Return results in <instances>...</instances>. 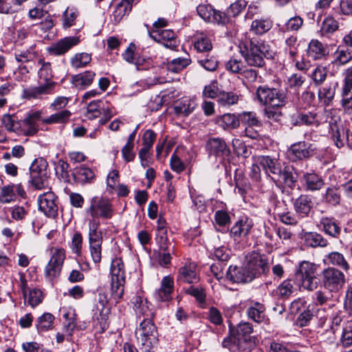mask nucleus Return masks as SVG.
Segmentation results:
<instances>
[{
  "label": "nucleus",
  "mask_w": 352,
  "mask_h": 352,
  "mask_svg": "<svg viewBox=\"0 0 352 352\" xmlns=\"http://www.w3.org/2000/svg\"><path fill=\"white\" fill-rule=\"evenodd\" d=\"M190 63L191 60L188 56L177 58L167 63L166 69L169 72L177 74L188 66Z\"/></svg>",
  "instance_id": "4c0bfd02"
},
{
  "label": "nucleus",
  "mask_w": 352,
  "mask_h": 352,
  "mask_svg": "<svg viewBox=\"0 0 352 352\" xmlns=\"http://www.w3.org/2000/svg\"><path fill=\"white\" fill-rule=\"evenodd\" d=\"M125 280L111 279V296L115 300L120 299L124 294V284Z\"/></svg>",
  "instance_id": "e2e57ef3"
},
{
  "label": "nucleus",
  "mask_w": 352,
  "mask_h": 352,
  "mask_svg": "<svg viewBox=\"0 0 352 352\" xmlns=\"http://www.w3.org/2000/svg\"><path fill=\"white\" fill-rule=\"evenodd\" d=\"M151 37L166 48L175 50L179 45L175 33L171 30H153Z\"/></svg>",
  "instance_id": "ddd939ff"
},
{
  "label": "nucleus",
  "mask_w": 352,
  "mask_h": 352,
  "mask_svg": "<svg viewBox=\"0 0 352 352\" xmlns=\"http://www.w3.org/2000/svg\"><path fill=\"white\" fill-rule=\"evenodd\" d=\"M56 197L51 191L44 192L38 199V208L47 217L54 218L58 213V206L56 204Z\"/></svg>",
  "instance_id": "f8f14e48"
},
{
  "label": "nucleus",
  "mask_w": 352,
  "mask_h": 352,
  "mask_svg": "<svg viewBox=\"0 0 352 352\" xmlns=\"http://www.w3.org/2000/svg\"><path fill=\"white\" fill-rule=\"evenodd\" d=\"M197 12L201 19L210 23L224 24L228 21L225 13L214 10L210 5H199Z\"/></svg>",
  "instance_id": "9b49d317"
},
{
  "label": "nucleus",
  "mask_w": 352,
  "mask_h": 352,
  "mask_svg": "<svg viewBox=\"0 0 352 352\" xmlns=\"http://www.w3.org/2000/svg\"><path fill=\"white\" fill-rule=\"evenodd\" d=\"M294 125H313L318 126L320 122V116L316 111H309L307 113H301L292 118Z\"/></svg>",
  "instance_id": "5701e85b"
},
{
  "label": "nucleus",
  "mask_w": 352,
  "mask_h": 352,
  "mask_svg": "<svg viewBox=\"0 0 352 352\" xmlns=\"http://www.w3.org/2000/svg\"><path fill=\"white\" fill-rule=\"evenodd\" d=\"M325 202L332 206L338 205L340 202L341 196L339 189L336 187H329L326 190L323 196Z\"/></svg>",
  "instance_id": "603ef678"
},
{
  "label": "nucleus",
  "mask_w": 352,
  "mask_h": 352,
  "mask_svg": "<svg viewBox=\"0 0 352 352\" xmlns=\"http://www.w3.org/2000/svg\"><path fill=\"white\" fill-rule=\"evenodd\" d=\"M15 199L14 185L4 186L0 190V203L8 204Z\"/></svg>",
  "instance_id": "13d9d810"
},
{
  "label": "nucleus",
  "mask_w": 352,
  "mask_h": 352,
  "mask_svg": "<svg viewBox=\"0 0 352 352\" xmlns=\"http://www.w3.org/2000/svg\"><path fill=\"white\" fill-rule=\"evenodd\" d=\"M157 336L156 327L152 320L148 318L144 319L136 330L138 340L148 351L157 344L158 341Z\"/></svg>",
  "instance_id": "423d86ee"
},
{
  "label": "nucleus",
  "mask_w": 352,
  "mask_h": 352,
  "mask_svg": "<svg viewBox=\"0 0 352 352\" xmlns=\"http://www.w3.org/2000/svg\"><path fill=\"white\" fill-rule=\"evenodd\" d=\"M310 77L316 85H320L326 79L327 70L324 67L318 66L311 72Z\"/></svg>",
  "instance_id": "338daca9"
},
{
  "label": "nucleus",
  "mask_w": 352,
  "mask_h": 352,
  "mask_svg": "<svg viewBox=\"0 0 352 352\" xmlns=\"http://www.w3.org/2000/svg\"><path fill=\"white\" fill-rule=\"evenodd\" d=\"M195 48L201 52H208L212 50V45L210 40L204 35L197 38L194 44Z\"/></svg>",
  "instance_id": "0e129e2a"
},
{
  "label": "nucleus",
  "mask_w": 352,
  "mask_h": 352,
  "mask_svg": "<svg viewBox=\"0 0 352 352\" xmlns=\"http://www.w3.org/2000/svg\"><path fill=\"white\" fill-rule=\"evenodd\" d=\"M302 239L305 243L311 248H325L329 242L322 234L316 232H307L303 234Z\"/></svg>",
  "instance_id": "bb28decb"
},
{
  "label": "nucleus",
  "mask_w": 352,
  "mask_h": 352,
  "mask_svg": "<svg viewBox=\"0 0 352 352\" xmlns=\"http://www.w3.org/2000/svg\"><path fill=\"white\" fill-rule=\"evenodd\" d=\"M79 43L80 38L78 36H67L52 43L47 47V50L51 55L60 56L67 53Z\"/></svg>",
  "instance_id": "4468645a"
},
{
  "label": "nucleus",
  "mask_w": 352,
  "mask_h": 352,
  "mask_svg": "<svg viewBox=\"0 0 352 352\" xmlns=\"http://www.w3.org/2000/svg\"><path fill=\"white\" fill-rule=\"evenodd\" d=\"M329 264L331 265V267H336L342 270L344 272H347L351 267L345 258L344 256L339 252H331L329 253L326 256Z\"/></svg>",
  "instance_id": "cd10ccee"
},
{
  "label": "nucleus",
  "mask_w": 352,
  "mask_h": 352,
  "mask_svg": "<svg viewBox=\"0 0 352 352\" xmlns=\"http://www.w3.org/2000/svg\"><path fill=\"white\" fill-rule=\"evenodd\" d=\"M294 291L293 280L287 279L284 280L277 288V294L281 298H288Z\"/></svg>",
  "instance_id": "6e6d98bb"
},
{
  "label": "nucleus",
  "mask_w": 352,
  "mask_h": 352,
  "mask_svg": "<svg viewBox=\"0 0 352 352\" xmlns=\"http://www.w3.org/2000/svg\"><path fill=\"white\" fill-rule=\"evenodd\" d=\"M91 60V54L85 52L77 53L70 60L71 65L74 69L85 67Z\"/></svg>",
  "instance_id": "de8ad7c7"
},
{
  "label": "nucleus",
  "mask_w": 352,
  "mask_h": 352,
  "mask_svg": "<svg viewBox=\"0 0 352 352\" xmlns=\"http://www.w3.org/2000/svg\"><path fill=\"white\" fill-rule=\"evenodd\" d=\"M317 266L314 263L303 261L299 263L295 272V282L316 275Z\"/></svg>",
  "instance_id": "4be33fe9"
},
{
  "label": "nucleus",
  "mask_w": 352,
  "mask_h": 352,
  "mask_svg": "<svg viewBox=\"0 0 352 352\" xmlns=\"http://www.w3.org/2000/svg\"><path fill=\"white\" fill-rule=\"evenodd\" d=\"M70 315L71 314L69 312L65 313L63 315V317L67 320L63 327V331L64 333H65L67 340H69V338L72 337L73 331L76 326L75 314H72V317H69Z\"/></svg>",
  "instance_id": "bf43d9fd"
},
{
  "label": "nucleus",
  "mask_w": 352,
  "mask_h": 352,
  "mask_svg": "<svg viewBox=\"0 0 352 352\" xmlns=\"http://www.w3.org/2000/svg\"><path fill=\"white\" fill-rule=\"evenodd\" d=\"M98 302L99 305H97V309L100 311V318H98L97 320L99 321L100 327L104 330L108 327L107 315L109 312V309H107L105 313H103L108 302L107 297L104 293L100 292L98 294Z\"/></svg>",
  "instance_id": "72a5a7b5"
},
{
  "label": "nucleus",
  "mask_w": 352,
  "mask_h": 352,
  "mask_svg": "<svg viewBox=\"0 0 352 352\" xmlns=\"http://www.w3.org/2000/svg\"><path fill=\"white\" fill-rule=\"evenodd\" d=\"M320 222L322 226V230L327 234L336 239L339 236L341 233V227L337 221L333 218L322 217Z\"/></svg>",
  "instance_id": "c85d7f7f"
},
{
  "label": "nucleus",
  "mask_w": 352,
  "mask_h": 352,
  "mask_svg": "<svg viewBox=\"0 0 352 352\" xmlns=\"http://www.w3.org/2000/svg\"><path fill=\"white\" fill-rule=\"evenodd\" d=\"M296 283L300 288L309 292L316 290L318 287V282L316 275L300 280L296 282Z\"/></svg>",
  "instance_id": "052dcab7"
},
{
  "label": "nucleus",
  "mask_w": 352,
  "mask_h": 352,
  "mask_svg": "<svg viewBox=\"0 0 352 352\" xmlns=\"http://www.w3.org/2000/svg\"><path fill=\"white\" fill-rule=\"evenodd\" d=\"M309 53L315 59H319L325 56L326 50L320 42L317 40H313L309 45Z\"/></svg>",
  "instance_id": "5fc2aeb1"
},
{
  "label": "nucleus",
  "mask_w": 352,
  "mask_h": 352,
  "mask_svg": "<svg viewBox=\"0 0 352 352\" xmlns=\"http://www.w3.org/2000/svg\"><path fill=\"white\" fill-rule=\"evenodd\" d=\"M133 2L134 0H121L118 3L112 14V21L114 24L119 23L122 18L131 11Z\"/></svg>",
  "instance_id": "393cba45"
},
{
  "label": "nucleus",
  "mask_w": 352,
  "mask_h": 352,
  "mask_svg": "<svg viewBox=\"0 0 352 352\" xmlns=\"http://www.w3.org/2000/svg\"><path fill=\"white\" fill-rule=\"evenodd\" d=\"M238 96L233 92L222 91L219 93L217 102L222 107H230L238 102Z\"/></svg>",
  "instance_id": "3c124183"
},
{
  "label": "nucleus",
  "mask_w": 352,
  "mask_h": 352,
  "mask_svg": "<svg viewBox=\"0 0 352 352\" xmlns=\"http://www.w3.org/2000/svg\"><path fill=\"white\" fill-rule=\"evenodd\" d=\"M55 318L50 313H44L36 321V327L38 331H45L51 329Z\"/></svg>",
  "instance_id": "a19ab883"
},
{
  "label": "nucleus",
  "mask_w": 352,
  "mask_h": 352,
  "mask_svg": "<svg viewBox=\"0 0 352 352\" xmlns=\"http://www.w3.org/2000/svg\"><path fill=\"white\" fill-rule=\"evenodd\" d=\"M243 67L244 65L241 60L235 57L230 58L226 64V69L232 74H241Z\"/></svg>",
  "instance_id": "69168bd1"
},
{
  "label": "nucleus",
  "mask_w": 352,
  "mask_h": 352,
  "mask_svg": "<svg viewBox=\"0 0 352 352\" xmlns=\"http://www.w3.org/2000/svg\"><path fill=\"white\" fill-rule=\"evenodd\" d=\"M324 289L330 293L340 292L345 285L346 276L342 271L335 267L324 268L320 274Z\"/></svg>",
  "instance_id": "20e7f679"
},
{
  "label": "nucleus",
  "mask_w": 352,
  "mask_h": 352,
  "mask_svg": "<svg viewBox=\"0 0 352 352\" xmlns=\"http://www.w3.org/2000/svg\"><path fill=\"white\" fill-rule=\"evenodd\" d=\"M264 306L258 302H256L254 306L249 307L247 310L248 317L256 322H261L265 318Z\"/></svg>",
  "instance_id": "49530a36"
},
{
  "label": "nucleus",
  "mask_w": 352,
  "mask_h": 352,
  "mask_svg": "<svg viewBox=\"0 0 352 352\" xmlns=\"http://www.w3.org/2000/svg\"><path fill=\"white\" fill-rule=\"evenodd\" d=\"M339 28V23L336 19L331 16H327L322 21L320 33L322 35L331 34L334 33Z\"/></svg>",
  "instance_id": "a18cd8bd"
},
{
  "label": "nucleus",
  "mask_w": 352,
  "mask_h": 352,
  "mask_svg": "<svg viewBox=\"0 0 352 352\" xmlns=\"http://www.w3.org/2000/svg\"><path fill=\"white\" fill-rule=\"evenodd\" d=\"M246 266L253 275V279L269 271V263L265 256L256 252L250 255Z\"/></svg>",
  "instance_id": "9d476101"
},
{
  "label": "nucleus",
  "mask_w": 352,
  "mask_h": 352,
  "mask_svg": "<svg viewBox=\"0 0 352 352\" xmlns=\"http://www.w3.org/2000/svg\"><path fill=\"white\" fill-rule=\"evenodd\" d=\"M218 124L226 129H236L239 126V116L232 113H225L218 119Z\"/></svg>",
  "instance_id": "ea45409f"
},
{
  "label": "nucleus",
  "mask_w": 352,
  "mask_h": 352,
  "mask_svg": "<svg viewBox=\"0 0 352 352\" xmlns=\"http://www.w3.org/2000/svg\"><path fill=\"white\" fill-rule=\"evenodd\" d=\"M96 76L95 72L86 71L72 77V83L78 89H85L91 85Z\"/></svg>",
  "instance_id": "b1692460"
},
{
  "label": "nucleus",
  "mask_w": 352,
  "mask_h": 352,
  "mask_svg": "<svg viewBox=\"0 0 352 352\" xmlns=\"http://www.w3.org/2000/svg\"><path fill=\"white\" fill-rule=\"evenodd\" d=\"M41 113L38 111L29 113L21 122L19 135L33 136L38 131V121L41 119Z\"/></svg>",
  "instance_id": "dca6fc26"
},
{
  "label": "nucleus",
  "mask_w": 352,
  "mask_h": 352,
  "mask_svg": "<svg viewBox=\"0 0 352 352\" xmlns=\"http://www.w3.org/2000/svg\"><path fill=\"white\" fill-rule=\"evenodd\" d=\"M71 116V112L68 110H63L56 113L51 115L48 118L43 120L47 124L63 123L66 122Z\"/></svg>",
  "instance_id": "4d7b16f0"
},
{
  "label": "nucleus",
  "mask_w": 352,
  "mask_h": 352,
  "mask_svg": "<svg viewBox=\"0 0 352 352\" xmlns=\"http://www.w3.org/2000/svg\"><path fill=\"white\" fill-rule=\"evenodd\" d=\"M52 256L45 267L44 275L50 281L59 276L65 259V251L63 248H52Z\"/></svg>",
  "instance_id": "6e6552de"
},
{
  "label": "nucleus",
  "mask_w": 352,
  "mask_h": 352,
  "mask_svg": "<svg viewBox=\"0 0 352 352\" xmlns=\"http://www.w3.org/2000/svg\"><path fill=\"white\" fill-rule=\"evenodd\" d=\"M173 290V278L165 276L162 280L161 287L155 293V298L160 301H168L171 298Z\"/></svg>",
  "instance_id": "a878e982"
},
{
  "label": "nucleus",
  "mask_w": 352,
  "mask_h": 352,
  "mask_svg": "<svg viewBox=\"0 0 352 352\" xmlns=\"http://www.w3.org/2000/svg\"><path fill=\"white\" fill-rule=\"evenodd\" d=\"M256 94L258 102L267 106L264 110L265 117L276 122L280 121L283 113L278 109L285 106L288 102L287 91L267 86H259Z\"/></svg>",
  "instance_id": "f257e3e1"
},
{
  "label": "nucleus",
  "mask_w": 352,
  "mask_h": 352,
  "mask_svg": "<svg viewBox=\"0 0 352 352\" xmlns=\"http://www.w3.org/2000/svg\"><path fill=\"white\" fill-rule=\"evenodd\" d=\"M302 182L305 190L308 191L319 190L324 184L322 177L315 173L304 174Z\"/></svg>",
  "instance_id": "aec40b11"
},
{
  "label": "nucleus",
  "mask_w": 352,
  "mask_h": 352,
  "mask_svg": "<svg viewBox=\"0 0 352 352\" xmlns=\"http://www.w3.org/2000/svg\"><path fill=\"white\" fill-rule=\"evenodd\" d=\"M206 150L209 155L223 160L230 154V149L225 141L219 138H211L206 142Z\"/></svg>",
  "instance_id": "2eb2a0df"
},
{
  "label": "nucleus",
  "mask_w": 352,
  "mask_h": 352,
  "mask_svg": "<svg viewBox=\"0 0 352 352\" xmlns=\"http://www.w3.org/2000/svg\"><path fill=\"white\" fill-rule=\"evenodd\" d=\"M257 163L278 187L294 188L297 178L293 174L292 167L283 166L276 159L270 156L259 157Z\"/></svg>",
  "instance_id": "f03ea898"
},
{
  "label": "nucleus",
  "mask_w": 352,
  "mask_h": 352,
  "mask_svg": "<svg viewBox=\"0 0 352 352\" xmlns=\"http://www.w3.org/2000/svg\"><path fill=\"white\" fill-rule=\"evenodd\" d=\"M316 147L314 144L298 142L293 144L287 151V155L291 160L308 159L316 154Z\"/></svg>",
  "instance_id": "1a4fd4ad"
},
{
  "label": "nucleus",
  "mask_w": 352,
  "mask_h": 352,
  "mask_svg": "<svg viewBox=\"0 0 352 352\" xmlns=\"http://www.w3.org/2000/svg\"><path fill=\"white\" fill-rule=\"evenodd\" d=\"M296 212L302 216H307L312 208L311 199L305 195H301L294 204Z\"/></svg>",
  "instance_id": "473e14b6"
},
{
  "label": "nucleus",
  "mask_w": 352,
  "mask_h": 352,
  "mask_svg": "<svg viewBox=\"0 0 352 352\" xmlns=\"http://www.w3.org/2000/svg\"><path fill=\"white\" fill-rule=\"evenodd\" d=\"M196 106L195 100L184 97L175 104L174 110L177 114L187 116L193 111Z\"/></svg>",
  "instance_id": "c756f323"
},
{
  "label": "nucleus",
  "mask_w": 352,
  "mask_h": 352,
  "mask_svg": "<svg viewBox=\"0 0 352 352\" xmlns=\"http://www.w3.org/2000/svg\"><path fill=\"white\" fill-rule=\"evenodd\" d=\"M240 52L246 63L261 68L265 65V58L271 56L270 46L257 38H246L239 45Z\"/></svg>",
  "instance_id": "7ed1b4c3"
},
{
  "label": "nucleus",
  "mask_w": 352,
  "mask_h": 352,
  "mask_svg": "<svg viewBox=\"0 0 352 352\" xmlns=\"http://www.w3.org/2000/svg\"><path fill=\"white\" fill-rule=\"evenodd\" d=\"M21 120L15 114H6L2 118V124L8 132L19 135Z\"/></svg>",
  "instance_id": "c9c22d12"
},
{
  "label": "nucleus",
  "mask_w": 352,
  "mask_h": 352,
  "mask_svg": "<svg viewBox=\"0 0 352 352\" xmlns=\"http://www.w3.org/2000/svg\"><path fill=\"white\" fill-rule=\"evenodd\" d=\"M56 82L53 80H44L37 87L28 89L24 91V96L28 99L42 98L43 96L52 94L55 88Z\"/></svg>",
  "instance_id": "a211bd4d"
},
{
  "label": "nucleus",
  "mask_w": 352,
  "mask_h": 352,
  "mask_svg": "<svg viewBox=\"0 0 352 352\" xmlns=\"http://www.w3.org/2000/svg\"><path fill=\"white\" fill-rule=\"evenodd\" d=\"M69 165L67 162L61 159L58 160L55 166L56 173L60 179L68 181L69 178Z\"/></svg>",
  "instance_id": "680f3d73"
},
{
  "label": "nucleus",
  "mask_w": 352,
  "mask_h": 352,
  "mask_svg": "<svg viewBox=\"0 0 352 352\" xmlns=\"http://www.w3.org/2000/svg\"><path fill=\"white\" fill-rule=\"evenodd\" d=\"M352 59V52L349 50L338 49L334 54L333 63L336 65H343L348 63Z\"/></svg>",
  "instance_id": "864d4df0"
},
{
  "label": "nucleus",
  "mask_w": 352,
  "mask_h": 352,
  "mask_svg": "<svg viewBox=\"0 0 352 352\" xmlns=\"http://www.w3.org/2000/svg\"><path fill=\"white\" fill-rule=\"evenodd\" d=\"M226 278L232 283H248L253 280V275L246 265L243 267L230 266L227 271Z\"/></svg>",
  "instance_id": "f3484780"
},
{
  "label": "nucleus",
  "mask_w": 352,
  "mask_h": 352,
  "mask_svg": "<svg viewBox=\"0 0 352 352\" xmlns=\"http://www.w3.org/2000/svg\"><path fill=\"white\" fill-rule=\"evenodd\" d=\"M89 228V243L102 241V232L98 230L100 226V221L87 220Z\"/></svg>",
  "instance_id": "58836bf2"
},
{
  "label": "nucleus",
  "mask_w": 352,
  "mask_h": 352,
  "mask_svg": "<svg viewBox=\"0 0 352 352\" xmlns=\"http://www.w3.org/2000/svg\"><path fill=\"white\" fill-rule=\"evenodd\" d=\"M89 243V250L93 261L95 263H99L101 261V250L102 241L91 242Z\"/></svg>",
  "instance_id": "774afa93"
},
{
  "label": "nucleus",
  "mask_w": 352,
  "mask_h": 352,
  "mask_svg": "<svg viewBox=\"0 0 352 352\" xmlns=\"http://www.w3.org/2000/svg\"><path fill=\"white\" fill-rule=\"evenodd\" d=\"M273 23L268 19H254L251 25L250 30L255 34L262 35L268 32L272 28Z\"/></svg>",
  "instance_id": "e433bc0d"
},
{
  "label": "nucleus",
  "mask_w": 352,
  "mask_h": 352,
  "mask_svg": "<svg viewBox=\"0 0 352 352\" xmlns=\"http://www.w3.org/2000/svg\"><path fill=\"white\" fill-rule=\"evenodd\" d=\"M239 124L241 123L248 126H258L261 125L256 113L244 111L239 115Z\"/></svg>",
  "instance_id": "09e8293b"
},
{
  "label": "nucleus",
  "mask_w": 352,
  "mask_h": 352,
  "mask_svg": "<svg viewBox=\"0 0 352 352\" xmlns=\"http://www.w3.org/2000/svg\"><path fill=\"white\" fill-rule=\"evenodd\" d=\"M24 298L25 302H27L29 305L34 308L42 302L44 296L43 292L40 289L35 287L30 289L27 292L26 297Z\"/></svg>",
  "instance_id": "c03bdc74"
},
{
  "label": "nucleus",
  "mask_w": 352,
  "mask_h": 352,
  "mask_svg": "<svg viewBox=\"0 0 352 352\" xmlns=\"http://www.w3.org/2000/svg\"><path fill=\"white\" fill-rule=\"evenodd\" d=\"M336 85L337 83L327 85L319 89L318 98L325 105L329 104L333 99Z\"/></svg>",
  "instance_id": "79ce46f5"
},
{
  "label": "nucleus",
  "mask_w": 352,
  "mask_h": 352,
  "mask_svg": "<svg viewBox=\"0 0 352 352\" xmlns=\"http://www.w3.org/2000/svg\"><path fill=\"white\" fill-rule=\"evenodd\" d=\"M329 129L331 138L335 142L338 148H342L344 143V127L337 123L336 120L331 119L329 121Z\"/></svg>",
  "instance_id": "7c9ffc66"
},
{
  "label": "nucleus",
  "mask_w": 352,
  "mask_h": 352,
  "mask_svg": "<svg viewBox=\"0 0 352 352\" xmlns=\"http://www.w3.org/2000/svg\"><path fill=\"white\" fill-rule=\"evenodd\" d=\"M231 333L233 331L230 329ZM222 346L224 348L228 349L231 352H236L237 351H247V342L245 340H237L235 334H232L230 336L226 338L223 342Z\"/></svg>",
  "instance_id": "2f4dec72"
},
{
  "label": "nucleus",
  "mask_w": 352,
  "mask_h": 352,
  "mask_svg": "<svg viewBox=\"0 0 352 352\" xmlns=\"http://www.w3.org/2000/svg\"><path fill=\"white\" fill-rule=\"evenodd\" d=\"M253 328L252 326L249 322H241L238 324L235 336H236L237 340L243 339L245 340L247 342V350H250L251 346V341L250 338V335L252 333Z\"/></svg>",
  "instance_id": "f704fd0d"
},
{
  "label": "nucleus",
  "mask_w": 352,
  "mask_h": 352,
  "mask_svg": "<svg viewBox=\"0 0 352 352\" xmlns=\"http://www.w3.org/2000/svg\"><path fill=\"white\" fill-rule=\"evenodd\" d=\"M111 274L113 280H125L124 263L120 258H116L112 261Z\"/></svg>",
  "instance_id": "37998d69"
},
{
  "label": "nucleus",
  "mask_w": 352,
  "mask_h": 352,
  "mask_svg": "<svg viewBox=\"0 0 352 352\" xmlns=\"http://www.w3.org/2000/svg\"><path fill=\"white\" fill-rule=\"evenodd\" d=\"M74 175L76 179L82 184L90 182L94 178L93 170L83 166L76 169Z\"/></svg>",
  "instance_id": "8fccbe9b"
},
{
  "label": "nucleus",
  "mask_w": 352,
  "mask_h": 352,
  "mask_svg": "<svg viewBox=\"0 0 352 352\" xmlns=\"http://www.w3.org/2000/svg\"><path fill=\"white\" fill-rule=\"evenodd\" d=\"M47 162L43 158L36 159L30 168V182L37 189L48 185Z\"/></svg>",
  "instance_id": "0eeeda50"
},
{
  "label": "nucleus",
  "mask_w": 352,
  "mask_h": 352,
  "mask_svg": "<svg viewBox=\"0 0 352 352\" xmlns=\"http://www.w3.org/2000/svg\"><path fill=\"white\" fill-rule=\"evenodd\" d=\"M199 280V278L196 272L195 265L192 263L186 265L179 270L178 281L192 284L197 283Z\"/></svg>",
  "instance_id": "412c9836"
},
{
  "label": "nucleus",
  "mask_w": 352,
  "mask_h": 352,
  "mask_svg": "<svg viewBox=\"0 0 352 352\" xmlns=\"http://www.w3.org/2000/svg\"><path fill=\"white\" fill-rule=\"evenodd\" d=\"M253 226V222L248 217L239 219L231 228L230 234L232 238L237 240L241 237L247 236Z\"/></svg>",
  "instance_id": "6ab92c4d"
},
{
  "label": "nucleus",
  "mask_w": 352,
  "mask_h": 352,
  "mask_svg": "<svg viewBox=\"0 0 352 352\" xmlns=\"http://www.w3.org/2000/svg\"><path fill=\"white\" fill-rule=\"evenodd\" d=\"M86 212L89 217L87 220L100 221V218L109 219L113 215V210L110 200L97 196L91 199L90 206Z\"/></svg>",
  "instance_id": "39448f33"
}]
</instances>
